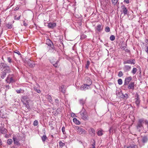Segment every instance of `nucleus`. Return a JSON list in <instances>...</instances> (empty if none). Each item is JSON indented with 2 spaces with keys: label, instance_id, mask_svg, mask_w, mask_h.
Returning a JSON list of instances; mask_svg holds the SVG:
<instances>
[{
  "label": "nucleus",
  "instance_id": "obj_1",
  "mask_svg": "<svg viewBox=\"0 0 148 148\" xmlns=\"http://www.w3.org/2000/svg\"><path fill=\"white\" fill-rule=\"evenodd\" d=\"M144 119L142 118L138 120V122L136 126V128L139 132H140L141 130L143 128L142 123L144 122Z\"/></svg>",
  "mask_w": 148,
  "mask_h": 148
},
{
  "label": "nucleus",
  "instance_id": "obj_2",
  "mask_svg": "<svg viewBox=\"0 0 148 148\" xmlns=\"http://www.w3.org/2000/svg\"><path fill=\"white\" fill-rule=\"evenodd\" d=\"M20 136L17 135L16 136H13L12 139L13 140L14 144L18 146L20 145V143L19 142V141L20 140Z\"/></svg>",
  "mask_w": 148,
  "mask_h": 148
},
{
  "label": "nucleus",
  "instance_id": "obj_3",
  "mask_svg": "<svg viewBox=\"0 0 148 148\" xmlns=\"http://www.w3.org/2000/svg\"><path fill=\"white\" fill-rule=\"evenodd\" d=\"M80 114L83 120H86L88 119V115L85 110H82L80 112Z\"/></svg>",
  "mask_w": 148,
  "mask_h": 148
},
{
  "label": "nucleus",
  "instance_id": "obj_4",
  "mask_svg": "<svg viewBox=\"0 0 148 148\" xmlns=\"http://www.w3.org/2000/svg\"><path fill=\"white\" fill-rule=\"evenodd\" d=\"M132 78L131 76H129L125 78L123 87L127 88V86L129 84L130 82L132 80Z\"/></svg>",
  "mask_w": 148,
  "mask_h": 148
},
{
  "label": "nucleus",
  "instance_id": "obj_5",
  "mask_svg": "<svg viewBox=\"0 0 148 148\" xmlns=\"http://www.w3.org/2000/svg\"><path fill=\"white\" fill-rule=\"evenodd\" d=\"M75 129L77 130L78 133L80 135L84 134L86 133V131L81 127L77 126L76 127Z\"/></svg>",
  "mask_w": 148,
  "mask_h": 148
},
{
  "label": "nucleus",
  "instance_id": "obj_6",
  "mask_svg": "<svg viewBox=\"0 0 148 148\" xmlns=\"http://www.w3.org/2000/svg\"><path fill=\"white\" fill-rule=\"evenodd\" d=\"M92 84V81L90 80L89 81V84H84L82 85L80 88V89L81 90H85L88 89V87Z\"/></svg>",
  "mask_w": 148,
  "mask_h": 148
},
{
  "label": "nucleus",
  "instance_id": "obj_7",
  "mask_svg": "<svg viewBox=\"0 0 148 148\" xmlns=\"http://www.w3.org/2000/svg\"><path fill=\"white\" fill-rule=\"evenodd\" d=\"M136 63V61L135 59H129L127 60H123V64H134Z\"/></svg>",
  "mask_w": 148,
  "mask_h": 148
},
{
  "label": "nucleus",
  "instance_id": "obj_8",
  "mask_svg": "<svg viewBox=\"0 0 148 148\" xmlns=\"http://www.w3.org/2000/svg\"><path fill=\"white\" fill-rule=\"evenodd\" d=\"M119 94L120 95L119 96L120 97L124 99H126L128 98L129 96L127 94H124L121 92H119Z\"/></svg>",
  "mask_w": 148,
  "mask_h": 148
},
{
  "label": "nucleus",
  "instance_id": "obj_9",
  "mask_svg": "<svg viewBox=\"0 0 148 148\" xmlns=\"http://www.w3.org/2000/svg\"><path fill=\"white\" fill-rule=\"evenodd\" d=\"M136 101H135V103L137 105V106H139V104L140 103V100L139 98V96L137 93L136 95Z\"/></svg>",
  "mask_w": 148,
  "mask_h": 148
},
{
  "label": "nucleus",
  "instance_id": "obj_10",
  "mask_svg": "<svg viewBox=\"0 0 148 148\" xmlns=\"http://www.w3.org/2000/svg\"><path fill=\"white\" fill-rule=\"evenodd\" d=\"M128 89L134 90V82H131L127 86V88Z\"/></svg>",
  "mask_w": 148,
  "mask_h": 148
},
{
  "label": "nucleus",
  "instance_id": "obj_11",
  "mask_svg": "<svg viewBox=\"0 0 148 148\" xmlns=\"http://www.w3.org/2000/svg\"><path fill=\"white\" fill-rule=\"evenodd\" d=\"M121 10L123 13L124 14V15H126L128 13V10L124 5H122L121 7Z\"/></svg>",
  "mask_w": 148,
  "mask_h": 148
},
{
  "label": "nucleus",
  "instance_id": "obj_12",
  "mask_svg": "<svg viewBox=\"0 0 148 148\" xmlns=\"http://www.w3.org/2000/svg\"><path fill=\"white\" fill-rule=\"evenodd\" d=\"M56 26V24L55 23L49 22L48 23V27L50 28L53 29Z\"/></svg>",
  "mask_w": 148,
  "mask_h": 148
},
{
  "label": "nucleus",
  "instance_id": "obj_13",
  "mask_svg": "<svg viewBox=\"0 0 148 148\" xmlns=\"http://www.w3.org/2000/svg\"><path fill=\"white\" fill-rule=\"evenodd\" d=\"M95 28L96 31H97L99 32H100L102 30L103 27L101 25L99 24Z\"/></svg>",
  "mask_w": 148,
  "mask_h": 148
},
{
  "label": "nucleus",
  "instance_id": "obj_14",
  "mask_svg": "<svg viewBox=\"0 0 148 148\" xmlns=\"http://www.w3.org/2000/svg\"><path fill=\"white\" fill-rule=\"evenodd\" d=\"M5 66L4 68V71H3L6 73H9L10 72V67L7 64L5 65Z\"/></svg>",
  "mask_w": 148,
  "mask_h": 148
},
{
  "label": "nucleus",
  "instance_id": "obj_15",
  "mask_svg": "<svg viewBox=\"0 0 148 148\" xmlns=\"http://www.w3.org/2000/svg\"><path fill=\"white\" fill-rule=\"evenodd\" d=\"M131 68V67L129 65H125L123 68V69L125 72L130 71Z\"/></svg>",
  "mask_w": 148,
  "mask_h": 148
},
{
  "label": "nucleus",
  "instance_id": "obj_16",
  "mask_svg": "<svg viewBox=\"0 0 148 148\" xmlns=\"http://www.w3.org/2000/svg\"><path fill=\"white\" fill-rule=\"evenodd\" d=\"M49 50L51 53H54V51H56V49L53 44L51 46H49Z\"/></svg>",
  "mask_w": 148,
  "mask_h": 148
},
{
  "label": "nucleus",
  "instance_id": "obj_17",
  "mask_svg": "<svg viewBox=\"0 0 148 148\" xmlns=\"http://www.w3.org/2000/svg\"><path fill=\"white\" fill-rule=\"evenodd\" d=\"M28 64L31 67H33L35 66V64L34 62L32 61L29 60L28 61Z\"/></svg>",
  "mask_w": 148,
  "mask_h": 148
},
{
  "label": "nucleus",
  "instance_id": "obj_18",
  "mask_svg": "<svg viewBox=\"0 0 148 148\" xmlns=\"http://www.w3.org/2000/svg\"><path fill=\"white\" fill-rule=\"evenodd\" d=\"M46 44L49 46H51L52 45H53L52 42L49 39H47L46 40Z\"/></svg>",
  "mask_w": 148,
  "mask_h": 148
},
{
  "label": "nucleus",
  "instance_id": "obj_19",
  "mask_svg": "<svg viewBox=\"0 0 148 148\" xmlns=\"http://www.w3.org/2000/svg\"><path fill=\"white\" fill-rule=\"evenodd\" d=\"M7 129L4 128L0 129V132L2 134H5L7 133Z\"/></svg>",
  "mask_w": 148,
  "mask_h": 148
},
{
  "label": "nucleus",
  "instance_id": "obj_20",
  "mask_svg": "<svg viewBox=\"0 0 148 148\" xmlns=\"http://www.w3.org/2000/svg\"><path fill=\"white\" fill-rule=\"evenodd\" d=\"M46 97L48 99V101L49 102L51 103V102H52V100L51 95H48L46 96Z\"/></svg>",
  "mask_w": 148,
  "mask_h": 148
},
{
  "label": "nucleus",
  "instance_id": "obj_21",
  "mask_svg": "<svg viewBox=\"0 0 148 148\" xmlns=\"http://www.w3.org/2000/svg\"><path fill=\"white\" fill-rule=\"evenodd\" d=\"M73 121L74 123L77 125H79L80 124V122L75 118H73Z\"/></svg>",
  "mask_w": 148,
  "mask_h": 148
},
{
  "label": "nucleus",
  "instance_id": "obj_22",
  "mask_svg": "<svg viewBox=\"0 0 148 148\" xmlns=\"http://www.w3.org/2000/svg\"><path fill=\"white\" fill-rule=\"evenodd\" d=\"M9 79H10V81L8 82L9 84H10L11 83H13L15 81L13 77H11L10 75H9Z\"/></svg>",
  "mask_w": 148,
  "mask_h": 148
},
{
  "label": "nucleus",
  "instance_id": "obj_23",
  "mask_svg": "<svg viewBox=\"0 0 148 148\" xmlns=\"http://www.w3.org/2000/svg\"><path fill=\"white\" fill-rule=\"evenodd\" d=\"M137 71V69L136 68H133L131 71V73L133 75L135 74Z\"/></svg>",
  "mask_w": 148,
  "mask_h": 148
},
{
  "label": "nucleus",
  "instance_id": "obj_24",
  "mask_svg": "<svg viewBox=\"0 0 148 148\" xmlns=\"http://www.w3.org/2000/svg\"><path fill=\"white\" fill-rule=\"evenodd\" d=\"M148 140V138L146 136H144L143 138L142 142L143 143H146Z\"/></svg>",
  "mask_w": 148,
  "mask_h": 148
},
{
  "label": "nucleus",
  "instance_id": "obj_25",
  "mask_svg": "<svg viewBox=\"0 0 148 148\" xmlns=\"http://www.w3.org/2000/svg\"><path fill=\"white\" fill-rule=\"evenodd\" d=\"M97 134L99 136H101L103 134L102 130H99L97 132Z\"/></svg>",
  "mask_w": 148,
  "mask_h": 148
},
{
  "label": "nucleus",
  "instance_id": "obj_26",
  "mask_svg": "<svg viewBox=\"0 0 148 148\" xmlns=\"http://www.w3.org/2000/svg\"><path fill=\"white\" fill-rule=\"evenodd\" d=\"M1 73L2 74H1V77L3 79L5 77L6 73H7L4 71H3L1 72Z\"/></svg>",
  "mask_w": 148,
  "mask_h": 148
},
{
  "label": "nucleus",
  "instance_id": "obj_27",
  "mask_svg": "<svg viewBox=\"0 0 148 148\" xmlns=\"http://www.w3.org/2000/svg\"><path fill=\"white\" fill-rule=\"evenodd\" d=\"M64 86L63 85H62L61 86L60 88L61 89L60 90L61 92L63 93H65L66 90L64 89Z\"/></svg>",
  "mask_w": 148,
  "mask_h": 148
},
{
  "label": "nucleus",
  "instance_id": "obj_28",
  "mask_svg": "<svg viewBox=\"0 0 148 148\" xmlns=\"http://www.w3.org/2000/svg\"><path fill=\"white\" fill-rule=\"evenodd\" d=\"M59 60H57L56 62L54 63L53 66L55 67L56 68H57L59 66Z\"/></svg>",
  "mask_w": 148,
  "mask_h": 148
},
{
  "label": "nucleus",
  "instance_id": "obj_29",
  "mask_svg": "<svg viewBox=\"0 0 148 148\" xmlns=\"http://www.w3.org/2000/svg\"><path fill=\"white\" fill-rule=\"evenodd\" d=\"M60 102L59 100L57 99H56L55 100V104L56 106H58L59 104V103Z\"/></svg>",
  "mask_w": 148,
  "mask_h": 148
},
{
  "label": "nucleus",
  "instance_id": "obj_30",
  "mask_svg": "<svg viewBox=\"0 0 148 148\" xmlns=\"http://www.w3.org/2000/svg\"><path fill=\"white\" fill-rule=\"evenodd\" d=\"M27 99V97L26 96H23L21 97V100L22 102L23 103V102L24 101Z\"/></svg>",
  "mask_w": 148,
  "mask_h": 148
},
{
  "label": "nucleus",
  "instance_id": "obj_31",
  "mask_svg": "<svg viewBox=\"0 0 148 148\" xmlns=\"http://www.w3.org/2000/svg\"><path fill=\"white\" fill-rule=\"evenodd\" d=\"M41 138L43 142H45L46 140L47 139L46 135H44L41 137Z\"/></svg>",
  "mask_w": 148,
  "mask_h": 148
},
{
  "label": "nucleus",
  "instance_id": "obj_32",
  "mask_svg": "<svg viewBox=\"0 0 148 148\" xmlns=\"http://www.w3.org/2000/svg\"><path fill=\"white\" fill-rule=\"evenodd\" d=\"M6 64L3 63H0V69H1L3 68L4 69V68L5 66V65Z\"/></svg>",
  "mask_w": 148,
  "mask_h": 148
},
{
  "label": "nucleus",
  "instance_id": "obj_33",
  "mask_svg": "<svg viewBox=\"0 0 148 148\" xmlns=\"http://www.w3.org/2000/svg\"><path fill=\"white\" fill-rule=\"evenodd\" d=\"M34 89L38 93H40L41 92L40 90V89H37V88L36 86L34 87Z\"/></svg>",
  "mask_w": 148,
  "mask_h": 148
},
{
  "label": "nucleus",
  "instance_id": "obj_34",
  "mask_svg": "<svg viewBox=\"0 0 148 148\" xmlns=\"http://www.w3.org/2000/svg\"><path fill=\"white\" fill-rule=\"evenodd\" d=\"M90 63L89 60L87 61L86 63V64L85 67L86 69H88L89 66L90 64Z\"/></svg>",
  "mask_w": 148,
  "mask_h": 148
},
{
  "label": "nucleus",
  "instance_id": "obj_35",
  "mask_svg": "<svg viewBox=\"0 0 148 148\" xmlns=\"http://www.w3.org/2000/svg\"><path fill=\"white\" fill-rule=\"evenodd\" d=\"M65 145V143L62 142L61 141H60L59 142V146L61 148H62Z\"/></svg>",
  "mask_w": 148,
  "mask_h": 148
},
{
  "label": "nucleus",
  "instance_id": "obj_36",
  "mask_svg": "<svg viewBox=\"0 0 148 148\" xmlns=\"http://www.w3.org/2000/svg\"><path fill=\"white\" fill-rule=\"evenodd\" d=\"M90 132H91L92 133V136H94L95 134V130L92 128H91L90 129Z\"/></svg>",
  "mask_w": 148,
  "mask_h": 148
},
{
  "label": "nucleus",
  "instance_id": "obj_37",
  "mask_svg": "<svg viewBox=\"0 0 148 148\" xmlns=\"http://www.w3.org/2000/svg\"><path fill=\"white\" fill-rule=\"evenodd\" d=\"M119 0H111L112 4L114 5H116L117 3Z\"/></svg>",
  "mask_w": 148,
  "mask_h": 148
},
{
  "label": "nucleus",
  "instance_id": "obj_38",
  "mask_svg": "<svg viewBox=\"0 0 148 148\" xmlns=\"http://www.w3.org/2000/svg\"><path fill=\"white\" fill-rule=\"evenodd\" d=\"M12 143V140L11 139H8L7 141V143L9 145H11Z\"/></svg>",
  "mask_w": 148,
  "mask_h": 148
},
{
  "label": "nucleus",
  "instance_id": "obj_39",
  "mask_svg": "<svg viewBox=\"0 0 148 148\" xmlns=\"http://www.w3.org/2000/svg\"><path fill=\"white\" fill-rule=\"evenodd\" d=\"M21 16V15H20L18 17H17V15H15L14 16V18L15 20H19Z\"/></svg>",
  "mask_w": 148,
  "mask_h": 148
},
{
  "label": "nucleus",
  "instance_id": "obj_40",
  "mask_svg": "<svg viewBox=\"0 0 148 148\" xmlns=\"http://www.w3.org/2000/svg\"><path fill=\"white\" fill-rule=\"evenodd\" d=\"M110 40L111 41H113L115 40V37L113 35H112L110 38Z\"/></svg>",
  "mask_w": 148,
  "mask_h": 148
},
{
  "label": "nucleus",
  "instance_id": "obj_41",
  "mask_svg": "<svg viewBox=\"0 0 148 148\" xmlns=\"http://www.w3.org/2000/svg\"><path fill=\"white\" fill-rule=\"evenodd\" d=\"M6 26L8 27V28L9 29H10L12 27V26L11 24L9 23L6 24Z\"/></svg>",
  "mask_w": 148,
  "mask_h": 148
},
{
  "label": "nucleus",
  "instance_id": "obj_42",
  "mask_svg": "<svg viewBox=\"0 0 148 148\" xmlns=\"http://www.w3.org/2000/svg\"><path fill=\"white\" fill-rule=\"evenodd\" d=\"M23 105L25 106L26 107L27 109H29V108L30 106H29V104L26 103H25V102H23Z\"/></svg>",
  "mask_w": 148,
  "mask_h": 148
},
{
  "label": "nucleus",
  "instance_id": "obj_43",
  "mask_svg": "<svg viewBox=\"0 0 148 148\" xmlns=\"http://www.w3.org/2000/svg\"><path fill=\"white\" fill-rule=\"evenodd\" d=\"M118 84L119 85H121L122 84V80L121 79H119L118 80Z\"/></svg>",
  "mask_w": 148,
  "mask_h": 148
},
{
  "label": "nucleus",
  "instance_id": "obj_44",
  "mask_svg": "<svg viewBox=\"0 0 148 148\" xmlns=\"http://www.w3.org/2000/svg\"><path fill=\"white\" fill-rule=\"evenodd\" d=\"M7 59L8 62L10 63L12 62V58L10 57H8L7 58Z\"/></svg>",
  "mask_w": 148,
  "mask_h": 148
},
{
  "label": "nucleus",
  "instance_id": "obj_45",
  "mask_svg": "<svg viewBox=\"0 0 148 148\" xmlns=\"http://www.w3.org/2000/svg\"><path fill=\"white\" fill-rule=\"evenodd\" d=\"M123 75V72L121 71H120L119 72V73L118 74V76L119 77H122Z\"/></svg>",
  "mask_w": 148,
  "mask_h": 148
},
{
  "label": "nucleus",
  "instance_id": "obj_46",
  "mask_svg": "<svg viewBox=\"0 0 148 148\" xmlns=\"http://www.w3.org/2000/svg\"><path fill=\"white\" fill-rule=\"evenodd\" d=\"M136 145H130V146L127 147V148H136Z\"/></svg>",
  "mask_w": 148,
  "mask_h": 148
},
{
  "label": "nucleus",
  "instance_id": "obj_47",
  "mask_svg": "<svg viewBox=\"0 0 148 148\" xmlns=\"http://www.w3.org/2000/svg\"><path fill=\"white\" fill-rule=\"evenodd\" d=\"M79 101L80 103L82 105L85 103V101L82 99H80Z\"/></svg>",
  "mask_w": 148,
  "mask_h": 148
},
{
  "label": "nucleus",
  "instance_id": "obj_48",
  "mask_svg": "<svg viewBox=\"0 0 148 148\" xmlns=\"http://www.w3.org/2000/svg\"><path fill=\"white\" fill-rule=\"evenodd\" d=\"M105 31L107 32H109L110 31V29L109 27L108 26L106 27Z\"/></svg>",
  "mask_w": 148,
  "mask_h": 148
},
{
  "label": "nucleus",
  "instance_id": "obj_49",
  "mask_svg": "<svg viewBox=\"0 0 148 148\" xmlns=\"http://www.w3.org/2000/svg\"><path fill=\"white\" fill-rule=\"evenodd\" d=\"M87 36L85 34H82L81 35V39H83L86 37Z\"/></svg>",
  "mask_w": 148,
  "mask_h": 148
},
{
  "label": "nucleus",
  "instance_id": "obj_50",
  "mask_svg": "<svg viewBox=\"0 0 148 148\" xmlns=\"http://www.w3.org/2000/svg\"><path fill=\"white\" fill-rule=\"evenodd\" d=\"M38 122L37 120H35L34 122L33 125L34 126H36L38 125Z\"/></svg>",
  "mask_w": 148,
  "mask_h": 148
},
{
  "label": "nucleus",
  "instance_id": "obj_51",
  "mask_svg": "<svg viewBox=\"0 0 148 148\" xmlns=\"http://www.w3.org/2000/svg\"><path fill=\"white\" fill-rule=\"evenodd\" d=\"M62 130L63 134H66V132L65 131V128L64 126L62 127Z\"/></svg>",
  "mask_w": 148,
  "mask_h": 148
},
{
  "label": "nucleus",
  "instance_id": "obj_52",
  "mask_svg": "<svg viewBox=\"0 0 148 148\" xmlns=\"http://www.w3.org/2000/svg\"><path fill=\"white\" fill-rule=\"evenodd\" d=\"M94 143L92 145V147L91 148H95V143L94 140Z\"/></svg>",
  "mask_w": 148,
  "mask_h": 148
},
{
  "label": "nucleus",
  "instance_id": "obj_53",
  "mask_svg": "<svg viewBox=\"0 0 148 148\" xmlns=\"http://www.w3.org/2000/svg\"><path fill=\"white\" fill-rule=\"evenodd\" d=\"M5 81L7 83L9 84L8 82L10 81V79H9V75L8 76V77L6 79Z\"/></svg>",
  "mask_w": 148,
  "mask_h": 148
},
{
  "label": "nucleus",
  "instance_id": "obj_54",
  "mask_svg": "<svg viewBox=\"0 0 148 148\" xmlns=\"http://www.w3.org/2000/svg\"><path fill=\"white\" fill-rule=\"evenodd\" d=\"M71 115L72 117H76V115L75 114L72 112L71 113Z\"/></svg>",
  "mask_w": 148,
  "mask_h": 148
},
{
  "label": "nucleus",
  "instance_id": "obj_55",
  "mask_svg": "<svg viewBox=\"0 0 148 148\" xmlns=\"http://www.w3.org/2000/svg\"><path fill=\"white\" fill-rule=\"evenodd\" d=\"M22 91L21 89L20 88L19 90H16V92L18 93H21V92Z\"/></svg>",
  "mask_w": 148,
  "mask_h": 148
},
{
  "label": "nucleus",
  "instance_id": "obj_56",
  "mask_svg": "<svg viewBox=\"0 0 148 148\" xmlns=\"http://www.w3.org/2000/svg\"><path fill=\"white\" fill-rule=\"evenodd\" d=\"M14 52L15 53H17V54H18L19 55H21V53H20L19 51H18L17 50H16Z\"/></svg>",
  "mask_w": 148,
  "mask_h": 148
},
{
  "label": "nucleus",
  "instance_id": "obj_57",
  "mask_svg": "<svg viewBox=\"0 0 148 148\" xmlns=\"http://www.w3.org/2000/svg\"><path fill=\"white\" fill-rule=\"evenodd\" d=\"M23 25L24 26H27L28 25V24L26 22H25V21H23Z\"/></svg>",
  "mask_w": 148,
  "mask_h": 148
},
{
  "label": "nucleus",
  "instance_id": "obj_58",
  "mask_svg": "<svg viewBox=\"0 0 148 148\" xmlns=\"http://www.w3.org/2000/svg\"><path fill=\"white\" fill-rule=\"evenodd\" d=\"M123 2L124 3H125L127 4H128L129 3V0H124Z\"/></svg>",
  "mask_w": 148,
  "mask_h": 148
},
{
  "label": "nucleus",
  "instance_id": "obj_59",
  "mask_svg": "<svg viewBox=\"0 0 148 148\" xmlns=\"http://www.w3.org/2000/svg\"><path fill=\"white\" fill-rule=\"evenodd\" d=\"M109 133H111L113 132V130H112V127H110V129H109Z\"/></svg>",
  "mask_w": 148,
  "mask_h": 148
},
{
  "label": "nucleus",
  "instance_id": "obj_60",
  "mask_svg": "<svg viewBox=\"0 0 148 148\" xmlns=\"http://www.w3.org/2000/svg\"><path fill=\"white\" fill-rule=\"evenodd\" d=\"M144 122H145V124L148 125V120H144Z\"/></svg>",
  "mask_w": 148,
  "mask_h": 148
},
{
  "label": "nucleus",
  "instance_id": "obj_61",
  "mask_svg": "<svg viewBox=\"0 0 148 148\" xmlns=\"http://www.w3.org/2000/svg\"><path fill=\"white\" fill-rule=\"evenodd\" d=\"M54 145L55 146L54 148H58V144H54Z\"/></svg>",
  "mask_w": 148,
  "mask_h": 148
},
{
  "label": "nucleus",
  "instance_id": "obj_62",
  "mask_svg": "<svg viewBox=\"0 0 148 148\" xmlns=\"http://www.w3.org/2000/svg\"><path fill=\"white\" fill-rule=\"evenodd\" d=\"M145 51L148 54V46L146 47V49L145 50Z\"/></svg>",
  "mask_w": 148,
  "mask_h": 148
},
{
  "label": "nucleus",
  "instance_id": "obj_63",
  "mask_svg": "<svg viewBox=\"0 0 148 148\" xmlns=\"http://www.w3.org/2000/svg\"><path fill=\"white\" fill-rule=\"evenodd\" d=\"M50 62L53 65L54 63H55V62L54 61H53L52 60H50Z\"/></svg>",
  "mask_w": 148,
  "mask_h": 148
},
{
  "label": "nucleus",
  "instance_id": "obj_64",
  "mask_svg": "<svg viewBox=\"0 0 148 148\" xmlns=\"http://www.w3.org/2000/svg\"><path fill=\"white\" fill-rule=\"evenodd\" d=\"M145 42L146 43H147V44H148V39H146L145 40Z\"/></svg>",
  "mask_w": 148,
  "mask_h": 148
}]
</instances>
